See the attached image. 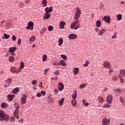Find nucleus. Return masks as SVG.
Instances as JSON below:
<instances>
[{
	"instance_id": "obj_29",
	"label": "nucleus",
	"mask_w": 125,
	"mask_h": 125,
	"mask_svg": "<svg viewBox=\"0 0 125 125\" xmlns=\"http://www.w3.org/2000/svg\"><path fill=\"white\" fill-rule=\"evenodd\" d=\"M104 100V99L102 98V97H99L98 98V101L99 102V103H102Z\"/></svg>"
},
{
	"instance_id": "obj_23",
	"label": "nucleus",
	"mask_w": 125,
	"mask_h": 125,
	"mask_svg": "<svg viewBox=\"0 0 125 125\" xmlns=\"http://www.w3.org/2000/svg\"><path fill=\"white\" fill-rule=\"evenodd\" d=\"M71 104H72L73 107L76 106L77 105V100L73 99L71 101Z\"/></svg>"
},
{
	"instance_id": "obj_18",
	"label": "nucleus",
	"mask_w": 125,
	"mask_h": 125,
	"mask_svg": "<svg viewBox=\"0 0 125 125\" xmlns=\"http://www.w3.org/2000/svg\"><path fill=\"white\" fill-rule=\"evenodd\" d=\"M14 95H7V98L8 99V100H10V101H11V100H12L14 98Z\"/></svg>"
},
{
	"instance_id": "obj_19",
	"label": "nucleus",
	"mask_w": 125,
	"mask_h": 125,
	"mask_svg": "<svg viewBox=\"0 0 125 125\" xmlns=\"http://www.w3.org/2000/svg\"><path fill=\"white\" fill-rule=\"evenodd\" d=\"M64 100H65V99L62 98L59 101V105L60 106H62V105H63V104L64 103Z\"/></svg>"
},
{
	"instance_id": "obj_35",
	"label": "nucleus",
	"mask_w": 125,
	"mask_h": 125,
	"mask_svg": "<svg viewBox=\"0 0 125 125\" xmlns=\"http://www.w3.org/2000/svg\"><path fill=\"white\" fill-rule=\"evenodd\" d=\"M46 59H47V57H46V55L45 54L43 55L42 57L43 62H44L45 60H46Z\"/></svg>"
},
{
	"instance_id": "obj_51",
	"label": "nucleus",
	"mask_w": 125,
	"mask_h": 125,
	"mask_svg": "<svg viewBox=\"0 0 125 125\" xmlns=\"http://www.w3.org/2000/svg\"><path fill=\"white\" fill-rule=\"evenodd\" d=\"M54 74L56 75L57 76L58 75H60V73L59 72V71L57 70L54 72Z\"/></svg>"
},
{
	"instance_id": "obj_1",
	"label": "nucleus",
	"mask_w": 125,
	"mask_h": 125,
	"mask_svg": "<svg viewBox=\"0 0 125 125\" xmlns=\"http://www.w3.org/2000/svg\"><path fill=\"white\" fill-rule=\"evenodd\" d=\"M0 121L1 122H3V121L8 122V121H9V116L8 114H6V113L2 110H0Z\"/></svg>"
},
{
	"instance_id": "obj_55",
	"label": "nucleus",
	"mask_w": 125,
	"mask_h": 125,
	"mask_svg": "<svg viewBox=\"0 0 125 125\" xmlns=\"http://www.w3.org/2000/svg\"><path fill=\"white\" fill-rule=\"evenodd\" d=\"M118 79V76H114L113 78V81H116Z\"/></svg>"
},
{
	"instance_id": "obj_2",
	"label": "nucleus",
	"mask_w": 125,
	"mask_h": 125,
	"mask_svg": "<svg viewBox=\"0 0 125 125\" xmlns=\"http://www.w3.org/2000/svg\"><path fill=\"white\" fill-rule=\"evenodd\" d=\"M70 28L78 30L80 28V23H79V20H75L71 24Z\"/></svg>"
},
{
	"instance_id": "obj_37",
	"label": "nucleus",
	"mask_w": 125,
	"mask_h": 125,
	"mask_svg": "<svg viewBox=\"0 0 125 125\" xmlns=\"http://www.w3.org/2000/svg\"><path fill=\"white\" fill-rule=\"evenodd\" d=\"M6 83L9 85V84H10L11 83V79H8V80H7L6 81Z\"/></svg>"
},
{
	"instance_id": "obj_26",
	"label": "nucleus",
	"mask_w": 125,
	"mask_h": 125,
	"mask_svg": "<svg viewBox=\"0 0 125 125\" xmlns=\"http://www.w3.org/2000/svg\"><path fill=\"white\" fill-rule=\"evenodd\" d=\"M77 96V91H74V93L72 95V97L74 99H76Z\"/></svg>"
},
{
	"instance_id": "obj_7",
	"label": "nucleus",
	"mask_w": 125,
	"mask_h": 125,
	"mask_svg": "<svg viewBox=\"0 0 125 125\" xmlns=\"http://www.w3.org/2000/svg\"><path fill=\"white\" fill-rule=\"evenodd\" d=\"M107 100L108 104H112V102H113V97L111 95H108L107 96Z\"/></svg>"
},
{
	"instance_id": "obj_25",
	"label": "nucleus",
	"mask_w": 125,
	"mask_h": 125,
	"mask_svg": "<svg viewBox=\"0 0 125 125\" xmlns=\"http://www.w3.org/2000/svg\"><path fill=\"white\" fill-rule=\"evenodd\" d=\"M15 58L13 56H11L9 57V61L10 62H14Z\"/></svg>"
},
{
	"instance_id": "obj_10",
	"label": "nucleus",
	"mask_w": 125,
	"mask_h": 125,
	"mask_svg": "<svg viewBox=\"0 0 125 125\" xmlns=\"http://www.w3.org/2000/svg\"><path fill=\"white\" fill-rule=\"evenodd\" d=\"M52 6H50V7H46L45 8V11L46 13H49L50 12H52Z\"/></svg>"
},
{
	"instance_id": "obj_33",
	"label": "nucleus",
	"mask_w": 125,
	"mask_h": 125,
	"mask_svg": "<svg viewBox=\"0 0 125 125\" xmlns=\"http://www.w3.org/2000/svg\"><path fill=\"white\" fill-rule=\"evenodd\" d=\"M36 41V37L34 36H32L30 39H29V42H35Z\"/></svg>"
},
{
	"instance_id": "obj_41",
	"label": "nucleus",
	"mask_w": 125,
	"mask_h": 125,
	"mask_svg": "<svg viewBox=\"0 0 125 125\" xmlns=\"http://www.w3.org/2000/svg\"><path fill=\"white\" fill-rule=\"evenodd\" d=\"M109 107H110V104H105L103 106V108H109Z\"/></svg>"
},
{
	"instance_id": "obj_56",
	"label": "nucleus",
	"mask_w": 125,
	"mask_h": 125,
	"mask_svg": "<svg viewBox=\"0 0 125 125\" xmlns=\"http://www.w3.org/2000/svg\"><path fill=\"white\" fill-rule=\"evenodd\" d=\"M112 39H117V35L116 33H115L114 35L112 36Z\"/></svg>"
},
{
	"instance_id": "obj_50",
	"label": "nucleus",
	"mask_w": 125,
	"mask_h": 125,
	"mask_svg": "<svg viewBox=\"0 0 125 125\" xmlns=\"http://www.w3.org/2000/svg\"><path fill=\"white\" fill-rule=\"evenodd\" d=\"M10 121L11 122H14V121H15V118H14V117H11L10 119Z\"/></svg>"
},
{
	"instance_id": "obj_30",
	"label": "nucleus",
	"mask_w": 125,
	"mask_h": 125,
	"mask_svg": "<svg viewBox=\"0 0 125 125\" xmlns=\"http://www.w3.org/2000/svg\"><path fill=\"white\" fill-rule=\"evenodd\" d=\"M104 32H105V29H103L99 31V35H100V36H103V33Z\"/></svg>"
},
{
	"instance_id": "obj_31",
	"label": "nucleus",
	"mask_w": 125,
	"mask_h": 125,
	"mask_svg": "<svg viewBox=\"0 0 125 125\" xmlns=\"http://www.w3.org/2000/svg\"><path fill=\"white\" fill-rule=\"evenodd\" d=\"M120 100L121 103H122L123 105H125V100H124V97L121 96L120 97Z\"/></svg>"
},
{
	"instance_id": "obj_44",
	"label": "nucleus",
	"mask_w": 125,
	"mask_h": 125,
	"mask_svg": "<svg viewBox=\"0 0 125 125\" xmlns=\"http://www.w3.org/2000/svg\"><path fill=\"white\" fill-rule=\"evenodd\" d=\"M86 85H87V84H81L80 86V88H82V89H83V88H84V87H85V86H86Z\"/></svg>"
},
{
	"instance_id": "obj_13",
	"label": "nucleus",
	"mask_w": 125,
	"mask_h": 125,
	"mask_svg": "<svg viewBox=\"0 0 125 125\" xmlns=\"http://www.w3.org/2000/svg\"><path fill=\"white\" fill-rule=\"evenodd\" d=\"M58 89L59 90H62V89H64V85L62 83H59L58 85Z\"/></svg>"
},
{
	"instance_id": "obj_20",
	"label": "nucleus",
	"mask_w": 125,
	"mask_h": 125,
	"mask_svg": "<svg viewBox=\"0 0 125 125\" xmlns=\"http://www.w3.org/2000/svg\"><path fill=\"white\" fill-rule=\"evenodd\" d=\"M8 104L6 103H2L1 104V107L3 109H5V108H6V107H8Z\"/></svg>"
},
{
	"instance_id": "obj_27",
	"label": "nucleus",
	"mask_w": 125,
	"mask_h": 125,
	"mask_svg": "<svg viewBox=\"0 0 125 125\" xmlns=\"http://www.w3.org/2000/svg\"><path fill=\"white\" fill-rule=\"evenodd\" d=\"M62 43H63V39L60 38L59 39V46H61V45H62Z\"/></svg>"
},
{
	"instance_id": "obj_15",
	"label": "nucleus",
	"mask_w": 125,
	"mask_h": 125,
	"mask_svg": "<svg viewBox=\"0 0 125 125\" xmlns=\"http://www.w3.org/2000/svg\"><path fill=\"white\" fill-rule=\"evenodd\" d=\"M64 25H66V23H65V22H63V21H61L60 22V27L61 29H64Z\"/></svg>"
},
{
	"instance_id": "obj_21",
	"label": "nucleus",
	"mask_w": 125,
	"mask_h": 125,
	"mask_svg": "<svg viewBox=\"0 0 125 125\" xmlns=\"http://www.w3.org/2000/svg\"><path fill=\"white\" fill-rule=\"evenodd\" d=\"M12 92L14 94H16L18 92H19V88L16 87L12 91Z\"/></svg>"
},
{
	"instance_id": "obj_62",
	"label": "nucleus",
	"mask_w": 125,
	"mask_h": 125,
	"mask_svg": "<svg viewBox=\"0 0 125 125\" xmlns=\"http://www.w3.org/2000/svg\"><path fill=\"white\" fill-rule=\"evenodd\" d=\"M54 92H56L55 94H57L58 93V90L56 89L54 90Z\"/></svg>"
},
{
	"instance_id": "obj_16",
	"label": "nucleus",
	"mask_w": 125,
	"mask_h": 125,
	"mask_svg": "<svg viewBox=\"0 0 125 125\" xmlns=\"http://www.w3.org/2000/svg\"><path fill=\"white\" fill-rule=\"evenodd\" d=\"M10 72L12 73H17V68L15 67H12L10 69Z\"/></svg>"
},
{
	"instance_id": "obj_54",
	"label": "nucleus",
	"mask_w": 125,
	"mask_h": 125,
	"mask_svg": "<svg viewBox=\"0 0 125 125\" xmlns=\"http://www.w3.org/2000/svg\"><path fill=\"white\" fill-rule=\"evenodd\" d=\"M12 40L13 41H16V36H15V35H13L12 38Z\"/></svg>"
},
{
	"instance_id": "obj_45",
	"label": "nucleus",
	"mask_w": 125,
	"mask_h": 125,
	"mask_svg": "<svg viewBox=\"0 0 125 125\" xmlns=\"http://www.w3.org/2000/svg\"><path fill=\"white\" fill-rule=\"evenodd\" d=\"M20 68H21V69L24 68V62H21V66H20Z\"/></svg>"
},
{
	"instance_id": "obj_38",
	"label": "nucleus",
	"mask_w": 125,
	"mask_h": 125,
	"mask_svg": "<svg viewBox=\"0 0 125 125\" xmlns=\"http://www.w3.org/2000/svg\"><path fill=\"white\" fill-rule=\"evenodd\" d=\"M88 64H89V61H86L85 63L83 64L84 67H87L88 66Z\"/></svg>"
},
{
	"instance_id": "obj_57",
	"label": "nucleus",
	"mask_w": 125,
	"mask_h": 125,
	"mask_svg": "<svg viewBox=\"0 0 125 125\" xmlns=\"http://www.w3.org/2000/svg\"><path fill=\"white\" fill-rule=\"evenodd\" d=\"M37 97H41L42 96V94L41 93H38L37 94Z\"/></svg>"
},
{
	"instance_id": "obj_61",
	"label": "nucleus",
	"mask_w": 125,
	"mask_h": 125,
	"mask_svg": "<svg viewBox=\"0 0 125 125\" xmlns=\"http://www.w3.org/2000/svg\"><path fill=\"white\" fill-rule=\"evenodd\" d=\"M42 31H43V32H45L46 31V28H45V27H43L42 29Z\"/></svg>"
},
{
	"instance_id": "obj_17",
	"label": "nucleus",
	"mask_w": 125,
	"mask_h": 125,
	"mask_svg": "<svg viewBox=\"0 0 125 125\" xmlns=\"http://www.w3.org/2000/svg\"><path fill=\"white\" fill-rule=\"evenodd\" d=\"M79 71L80 69L79 68L75 67L73 70L74 75H78V74H79Z\"/></svg>"
},
{
	"instance_id": "obj_14",
	"label": "nucleus",
	"mask_w": 125,
	"mask_h": 125,
	"mask_svg": "<svg viewBox=\"0 0 125 125\" xmlns=\"http://www.w3.org/2000/svg\"><path fill=\"white\" fill-rule=\"evenodd\" d=\"M16 50V47H11L9 49V52L10 53H13Z\"/></svg>"
},
{
	"instance_id": "obj_12",
	"label": "nucleus",
	"mask_w": 125,
	"mask_h": 125,
	"mask_svg": "<svg viewBox=\"0 0 125 125\" xmlns=\"http://www.w3.org/2000/svg\"><path fill=\"white\" fill-rule=\"evenodd\" d=\"M104 20L105 22L106 23H110V16H104Z\"/></svg>"
},
{
	"instance_id": "obj_32",
	"label": "nucleus",
	"mask_w": 125,
	"mask_h": 125,
	"mask_svg": "<svg viewBox=\"0 0 125 125\" xmlns=\"http://www.w3.org/2000/svg\"><path fill=\"white\" fill-rule=\"evenodd\" d=\"M120 74H121V75L123 76V77H125V69L121 70Z\"/></svg>"
},
{
	"instance_id": "obj_6",
	"label": "nucleus",
	"mask_w": 125,
	"mask_h": 125,
	"mask_svg": "<svg viewBox=\"0 0 125 125\" xmlns=\"http://www.w3.org/2000/svg\"><path fill=\"white\" fill-rule=\"evenodd\" d=\"M23 97L21 98V104H26V101L27 100V97H26V95H22Z\"/></svg>"
},
{
	"instance_id": "obj_9",
	"label": "nucleus",
	"mask_w": 125,
	"mask_h": 125,
	"mask_svg": "<svg viewBox=\"0 0 125 125\" xmlns=\"http://www.w3.org/2000/svg\"><path fill=\"white\" fill-rule=\"evenodd\" d=\"M77 35L75 34H71L69 35L68 38L69 40H74L77 39Z\"/></svg>"
},
{
	"instance_id": "obj_39",
	"label": "nucleus",
	"mask_w": 125,
	"mask_h": 125,
	"mask_svg": "<svg viewBox=\"0 0 125 125\" xmlns=\"http://www.w3.org/2000/svg\"><path fill=\"white\" fill-rule=\"evenodd\" d=\"M118 20L120 21L122 20V14H119L117 15Z\"/></svg>"
},
{
	"instance_id": "obj_53",
	"label": "nucleus",
	"mask_w": 125,
	"mask_h": 125,
	"mask_svg": "<svg viewBox=\"0 0 125 125\" xmlns=\"http://www.w3.org/2000/svg\"><path fill=\"white\" fill-rule=\"evenodd\" d=\"M47 72H48V69H45L44 71V74L46 75V74H47Z\"/></svg>"
},
{
	"instance_id": "obj_22",
	"label": "nucleus",
	"mask_w": 125,
	"mask_h": 125,
	"mask_svg": "<svg viewBox=\"0 0 125 125\" xmlns=\"http://www.w3.org/2000/svg\"><path fill=\"white\" fill-rule=\"evenodd\" d=\"M119 78L120 80V83H125V80L124 79V78H123V76H122V75H119Z\"/></svg>"
},
{
	"instance_id": "obj_48",
	"label": "nucleus",
	"mask_w": 125,
	"mask_h": 125,
	"mask_svg": "<svg viewBox=\"0 0 125 125\" xmlns=\"http://www.w3.org/2000/svg\"><path fill=\"white\" fill-rule=\"evenodd\" d=\"M21 67H19L18 69H17V74H18L19 73H20L21 72Z\"/></svg>"
},
{
	"instance_id": "obj_42",
	"label": "nucleus",
	"mask_w": 125,
	"mask_h": 125,
	"mask_svg": "<svg viewBox=\"0 0 125 125\" xmlns=\"http://www.w3.org/2000/svg\"><path fill=\"white\" fill-rule=\"evenodd\" d=\"M83 104L85 105V106H88V105H89V104H88V103H85V100H83Z\"/></svg>"
},
{
	"instance_id": "obj_63",
	"label": "nucleus",
	"mask_w": 125,
	"mask_h": 125,
	"mask_svg": "<svg viewBox=\"0 0 125 125\" xmlns=\"http://www.w3.org/2000/svg\"><path fill=\"white\" fill-rule=\"evenodd\" d=\"M20 106L18 105L16 106V110H18V111H19V108H20Z\"/></svg>"
},
{
	"instance_id": "obj_49",
	"label": "nucleus",
	"mask_w": 125,
	"mask_h": 125,
	"mask_svg": "<svg viewBox=\"0 0 125 125\" xmlns=\"http://www.w3.org/2000/svg\"><path fill=\"white\" fill-rule=\"evenodd\" d=\"M32 84H33V85H35V84H37V81L36 80H33L32 82H31Z\"/></svg>"
},
{
	"instance_id": "obj_64",
	"label": "nucleus",
	"mask_w": 125,
	"mask_h": 125,
	"mask_svg": "<svg viewBox=\"0 0 125 125\" xmlns=\"http://www.w3.org/2000/svg\"><path fill=\"white\" fill-rule=\"evenodd\" d=\"M107 89H108V88L107 87H105L104 90V91H107Z\"/></svg>"
},
{
	"instance_id": "obj_34",
	"label": "nucleus",
	"mask_w": 125,
	"mask_h": 125,
	"mask_svg": "<svg viewBox=\"0 0 125 125\" xmlns=\"http://www.w3.org/2000/svg\"><path fill=\"white\" fill-rule=\"evenodd\" d=\"M45 18L46 19H49V17H50V14H48V13H45Z\"/></svg>"
},
{
	"instance_id": "obj_28",
	"label": "nucleus",
	"mask_w": 125,
	"mask_h": 125,
	"mask_svg": "<svg viewBox=\"0 0 125 125\" xmlns=\"http://www.w3.org/2000/svg\"><path fill=\"white\" fill-rule=\"evenodd\" d=\"M42 4L44 7H45V6H46V4H47V1L46 0H42Z\"/></svg>"
},
{
	"instance_id": "obj_24",
	"label": "nucleus",
	"mask_w": 125,
	"mask_h": 125,
	"mask_svg": "<svg viewBox=\"0 0 125 125\" xmlns=\"http://www.w3.org/2000/svg\"><path fill=\"white\" fill-rule=\"evenodd\" d=\"M60 63L61 65H62V66H63L64 67H66V66H67V64H66V62L63 60H61L60 62Z\"/></svg>"
},
{
	"instance_id": "obj_43",
	"label": "nucleus",
	"mask_w": 125,
	"mask_h": 125,
	"mask_svg": "<svg viewBox=\"0 0 125 125\" xmlns=\"http://www.w3.org/2000/svg\"><path fill=\"white\" fill-rule=\"evenodd\" d=\"M115 92H116V93H122V92L121 89H117L115 90Z\"/></svg>"
},
{
	"instance_id": "obj_59",
	"label": "nucleus",
	"mask_w": 125,
	"mask_h": 125,
	"mask_svg": "<svg viewBox=\"0 0 125 125\" xmlns=\"http://www.w3.org/2000/svg\"><path fill=\"white\" fill-rule=\"evenodd\" d=\"M39 87H42V82H40L39 83Z\"/></svg>"
},
{
	"instance_id": "obj_3",
	"label": "nucleus",
	"mask_w": 125,
	"mask_h": 125,
	"mask_svg": "<svg viewBox=\"0 0 125 125\" xmlns=\"http://www.w3.org/2000/svg\"><path fill=\"white\" fill-rule=\"evenodd\" d=\"M80 15H81V10H80V8H77L76 11L75 12L74 19L76 20L79 19V18H80Z\"/></svg>"
},
{
	"instance_id": "obj_60",
	"label": "nucleus",
	"mask_w": 125,
	"mask_h": 125,
	"mask_svg": "<svg viewBox=\"0 0 125 125\" xmlns=\"http://www.w3.org/2000/svg\"><path fill=\"white\" fill-rule=\"evenodd\" d=\"M18 123H20V124H22V123H23V119H21L20 120H19Z\"/></svg>"
},
{
	"instance_id": "obj_4",
	"label": "nucleus",
	"mask_w": 125,
	"mask_h": 125,
	"mask_svg": "<svg viewBox=\"0 0 125 125\" xmlns=\"http://www.w3.org/2000/svg\"><path fill=\"white\" fill-rule=\"evenodd\" d=\"M27 30H33L34 29V22L29 21L28 23V26L26 27Z\"/></svg>"
},
{
	"instance_id": "obj_36",
	"label": "nucleus",
	"mask_w": 125,
	"mask_h": 125,
	"mask_svg": "<svg viewBox=\"0 0 125 125\" xmlns=\"http://www.w3.org/2000/svg\"><path fill=\"white\" fill-rule=\"evenodd\" d=\"M96 25H97V27H100V26H101V22L100 21H97Z\"/></svg>"
},
{
	"instance_id": "obj_8",
	"label": "nucleus",
	"mask_w": 125,
	"mask_h": 125,
	"mask_svg": "<svg viewBox=\"0 0 125 125\" xmlns=\"http://www.w3.org/2000/svg\"><path fill=\"white\" fill-rule=\"evenodd\" d=\"M14 116L15 117L16 119H19V110H15L14 112Z\"/></svg>"
},
{
	"instance_id": "obj_46",
	"label": "nucleus",
	"mask_w": 125,
	"mask_h": 125,
	"mask_svg": "<svg viewBox=\"0 0 125 125\" xmlns=\"http://www.w3.org/2000/svg\"><path fill=\"white\" fill-rule=\"evenodd\" d=\"M9 37H10V36L8 35L7 34H4V38H5V39H7L9 38Z\"/></svg>"
},
{
	"instance_id": "obj_47",
	"label": "nucleus",
	"mask_w": 125,
	"mask_h": 125,
	"mask_svg": "<svg viewBox=\"0 0 125 125\" xmlns=\"http://www.w3.org/2000/svg\"><path fill=\"white\" fill-rule=\"evenodd\" d=\"M48 30L49 31H52L53 30V26H49L48 27Z\"/></svg>"
},
{
	"instance_id": "obj_11",
	"label": "nucleus",
	"mask_w": 125,
	"mask_h": 125,
	"mask_svg": "<svg viewBox=\"0 0 125 125\" xmlns=\"http://www.w3.org/2000/svg\"><path fill=\"white\" fill-rule=\"evenodd\" d=\"M104 67L106 69H109L111 68V64L108 62H105L104 63Z\"/></svg>"
},
{
	"instance_id": "obj_40",
	"label": "nucleus",
	"mask_w": 125,
	"mask_h": 125,
	"mask_svg": "<svg viewBox=\"0 0 125 125\" xmlns=\"http://www.w3.org/2000/svg\"><path fill=\"white\" fill-rule=\"evenodd\" d=\"M61 56L63 60H66V59H67V56L65 55H61Z\"/></svg>"
},
{
	"instance_id": "obj_58",
	"label": "nucleus",
	"mask_w": 125,
	"mask_h": 125,
	"mask_svg": "<svg viewBox=\"0 0 125 125\" xmlns=\"http://www.w3.org/2000/svg\"><path fill=\"white\" fill-rule=\"evenodd\" d=\"M41 93L42 95H45V92L44 91H41Z\"/></svg>"
},
{
	"instance_id": "obj_5",
	"label": "nucleus",
	"mask_w": 125,
	"mask_h": 125,
	"mask_svg": "<svg viewBox=\"0 0 125 125\" xmlns=\"http://www.w3.org/2000/svg\"><path fill=\"white\" fill-rule=\"evenodd\" d=\"M110 123V119H107L106 118H104L102 121V125H110L109 124Z\"/></svg>"
},
{
	"instance_id": "obj_52",
	"label": "nucleus",
	"mask_w": 125,
	"mask_h": 125,
	"mask_svg": "<svg viewBox=\"0 0 125 125\" xmlns=\"http://www.w3.org/2000/svg\"><path fill=\"white\" fill-rule=\"evenodd\" d=\"M18 45H20L21 44V39H19L18 41Z\"/></svg>"
}]
</instances>
